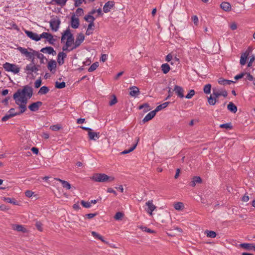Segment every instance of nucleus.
Returning <instances> with one entry per match:
<instances>
[{"mask_svg": "<svg viewBox=\"0 0 255 255\" xmlns=\"http://www.w3.org/2000/svg\"><path fill=\"white\" fill-rule=\"evenodd\" d=\"M32 95L33 89L28 85L24 86L22 89H18L13 94V98L15 104L18 106L20 112H15V109L11 108L7 113L9 115H12V117H13L25 112L26 110V104L28 100L32 97Z\"/></svg>", "mask_w": 255, "mask_h": 255, "instance_id": "f257e3e1", "label": "nucleus"}, {"mask_svg": "<svg viewBox=\"0 0 255 255\" xmlns=\"http://www.w3.org/2000/svg\"><path fill=\"white\" fill-rule=\"evenodd\" d=\"M66 39L65 45L63 47L62 50L63 51H68L73 47L74 43V38L69 29H67L62 34L61 37V41L64 39Z\"/></svg>", "mask_w": 255, "mask_h": 255, "instance_id": "f03ea898", "label": "nucleus"}, {"mask_svg": "<svg viewBox=\"0 0 255 255\" xmlns=\"http://www.w3.org/2000/svg\"><path fill=\"white\" fill-rule=\"evenodd\" d=\"M91 179L96 182H111L115 180L113 176H109L104 173H96L91 177Z\"/></svg>", "mask_w": 255, "mask_h": 255, "instance_id": "7ed1b4c3", "label": "nucleus"}, {"mask_svg": "<svg viewBox=\"0 0 255 255\" xmlns=\"http://www.w3.org/2000/svg\"><path fill=\"white\" fill-rule=\"evenodd\" d=\"M17 49L22 54L24 55L28 59L33 60L35 56L38 54L37 52L31 48H29L28 49L21 47H19Z\"/></svg>", "mask_w": 255, "mask_h": 255, "instance_id": "20e7f679", "label": "nucleus"}, {"mask_svg": "<svg viewBox=\"0 0 255 255\" xmlns=\"http://www.w3.org/2000/svg\"><path fill=\"white\" fill-rule=\"evenodd\" d=\"M3 68L6 72H11L14 74H18L20 69L18 65L8 62H6L3 64Z\"/></svg>", "mask_w": 255, "mask_h": 255, "instance_id": "39448f33", "label": "nucleus"}, {"mask_svg": "<svg viewBox=\"0 0 255 255\" xmlns=\"http://www.w3.org/2000/svg\"><path fill=\"white\" fill-rule=\"evenodd\" d=\"M60 23L61 21L57 17L51 18L49 22L50 28L53 31H57L58 30Z\"/></svg>", "mask_w": 255, "mask_h": 255, "instance_id": "423d86ee", "label": "nucleus"}, {"mask_svg": "<svg viewBox=\"0 0 255 255\" xmlns=\"http://www.w3.org/2000/svg\"><path fill=\"white\" fill-rule=\"evenodd\" d=\"M145 210L149 214L150 216H152V212L156 209V207L153 204L152 200H149L145 203Z\"/></svg>", "mask_w": 255, "mask_h": 255, "instance_id": "0eeeda50", "label": "nucleus"}, {"mask_svg": "<svg viewBox=\"0 0 255 255\" xmlns=\"http://www.w3.org/2000/svg\"><path fill=\"white\" fill-rule=\"evenodd\" d=\"M212 95L216 98H218L220 96L226 97L228 95V93L225 90L213 88Z\"/></svg>", "mask_w": 255, "mask_h": 255, "instance_id": "6e6552de", "label": "nucleus"}, {"mask_svg": "<svg viewBox=\"0 0 255 255\" xmlns=\"http://www.w3.org/2000/svg\"><path fill=\"white\" fill-rule=\"evenodd\" d=\"M85 37L83 34H79L77 35L76 40L74 42V45L71 47L69 51H71L74 49H76L83 42Z\"/></svg>", "mask_w": 255, "mask_h": 255, "instance_id": "1a4fd4ad", "label": "nucleus"}, {"mask_svg": "<svg viewBox=\"0 0 255 255\" xmlns=\"http://www.w3.org/2000/svg\"><path fill=\"white\" fill-rule=\"evenodd\" d=\"M24 32L26 35L32 40L38 41L41 39L40 35H38L36 33L33 32L32 31L25 30Z\"/></svg>", "mask_w": 255, "mask_h": 255, "instance_id": "9d476101", "label": "nucleus"}, {"mask_svg": "<svg viewBox=\"0 0 255 255\" xmlns=\"http://www.w3.org/2000/svg\"><path fill=\"white\" fill-rule=\"evenodd\" d=\"M40 37L41 39L45 38L47 39L50 44H53L55 41V39L54 38L53 36L51 34L48 32H43L40 34Z\"/></svg>", "mask_w": 255, "mask_h": 255, "instance_id": "9b49d317", "label": "nucleus"}, {"mask_svg": "<svg viewBox=\"0 0 255 255\" xmlns=\"http://www.w3.org/2000/svg\"><path fill=\"white\" fill-rule=\"evenodd\" d=\"M25 72L27 73V74L29 75L32 74L33 72H36L38 71V69L37 67L33 64L30 63L26 66L24 68Z\"/></svg>", "mask_w": 255, "mask_h": 255, "instance_id": "f8f14e48", "label": "nucleus"}, {"mask_svg": "<svg viewBox=\"0 0 255 255\" xmlns=\"http://www.w3.org/2000/svg\"><path fill=\"white\" fill-rule=\"evenodd\" d=\"M41 102L37 101L32 103L28 106V109L32 112H36L38 110L39 108L42 106Z\"/></svg>", "mask_w": 255, "mask_h": 255, "instance_id": "ddd939ff", "label": "nucleus"}, {"mask_svg": "<svg viewBox=\"0 0 255 255\" xmlns=\"http://www.w3.org/2000/svg\"><path fill=\"white\" fill-rule=\"evenodd\" d=\"M71 25L73 28H77L79 25V20L78 17L75 14L72 15L71 18Z\"/></svg>", "mask_w": 255, "mask_h": 255, "instance_id": "4468645a", "label": "nucleus"}, {"mask_svg": "<svg viewBox=\"0 0 255 255\" xmlns=\"http://www.w3.org/2000/svg\"><path fill=\"white\" fill-rule=\"evenodd\" d=\"M56 62L55 60H50L47 64L48 70L52 73H54L56 70Z\"/></svg>", "mask_w": 255, "mask_h": 255, "instance_id": "2eb2a0df", "label": "nucleus"}, {"mask_svg": "<svg viewBox=\"0 0 255 255\" xmlns=\"http://www.w3.org/2000/svg\"><path fill=\"white\" fill-rule=\"evenodd\" d=\"M66 57V54L63 52H60L58 53L57 56V63L59 65H62L64 63V59Z\"/></svg>", "mask_w": 255, "mask_h": 255, "instance_id": "dca6fc26", "label": "nucleus"}, {"mask_svg": "<svg viewBox=\"0 0 255 255\" xmlns=\"http://www.w3.org/2000/svg\"><path fill=\"white\" fill-rule=\"evenodd\" d=\"M174 91L180 98H183L184 97V89L181 87L176 85L174 87Z\"/></svg>", "mask_w": 255, "mask_h": 255, "instance_id": "f3484780", "label": "nucleus"}, {"mask_svg": "<svg viewBox=\"0 0 255 255\" xmlns=\"http://www.w3.org/2000/svg\"><path fill=\"white\" fill-rule=\"evenodd\" d=\"M129 90V95L134 97L137 96L140 93L139 89L135 86L130 87Z\"/></svg>", "mask_w": 255, "mask_h": 255, "instance_id": "a211bd4d", "label": "nucleus"}, {"mask_svg": "<svg viewBox=\"0 0 255 255\" xmlns=\"http://www.w3.org/2000/svg\"><path fill=\"white\" fill-rule=\"evenodd\" d=\"M114 2L113 1H109L106 2L103 7V11L107 13L110 11L111 9L114 6Z\"/></svg>", "mask_w": 255, "mask_h": 255, "instance_id": "6ab92c4d", "label": "nucleus"}, {"mask_svg": "<svg viewBox=\"0 0 255 255\" xmlns=\"http://www.w3.org/2000/svg\"><path fill=\"white\" fill-rule=\"evenodd\" d=\"M156 114V113L154 110L151 111L145 116L142 120V122L144 123L150 121L155 116Z\"/></svg>", "mask_w": 255, "mask_h": 255, "instance_id": "aec40b11", "label": "nucleus"}, {"mask_svg": "<svg viewBox=\"0 0 255 255\" xmlns=\"http://www.w3.org/2000/svg\"><path fill=\"white\" fill-rule=\"evenodd\" d=\"M41 51L44 53L52 54L53 55H55L56 54V51L51 47H46L43 48L41 49Z\"/></svg>", "mask_w": 255, "mask_h": 255, "instance_id": "412c9836", "label": "nucleus"}, {"mask_svg": "<svg viewBox=\"0 0 255 255\" xmlns=\"http://www.w3.org/2000/svg\"><path fill=\"white\" fill-rule=\"evenodd\" d=\"M54 179L59 181L62 184L63 187L66 189L69 190L71 188V185L70 183L67 181L61 180V179L58 178H55Z\"/></svg>", "mask_w": 255, "mask_h": 255, "instance_id": "4be33fe9", "label": "nucleus"}, {"mask_svg": "<svg viewBox=\"0 0 255 255\" xmlns=\"http://www.w3.org/2000/svg\"><path fill=\"white\" fill-rule=\"evenodd\" d=\"M88 136L90 140H94L98 139L100 137L99 133L92 131V130L88 132Z\"/></svg>", "mask_w": 255, "mask_h": 255, "instance_id": "5701e85b", "label": "nucleus"}, {"mask_svg": "<svg viewBox=\"0 0 255 255\" xmlns=\"http://www.w3.org/2000/svg\"><path fill=\"white\" fill-rule=\"evenodd\" d=\"M221 7L226 11H229L231 9V5L228 2H223L220 5Z\"/></svg>", "mask_w": 255, "mask_h": 255, "instance_id": "b1692460", "label": "nucleus"}, {"mask_svg": "<svg viewBox=\"0 0 255 255\" xmlns=\"http://www.w3.org/2000/svg\"><path fill=\"white\" fill-rule=\"evenodd\" d=\"M92 235L95 238L98 240H101L102 242L105 243L106 244H108L107 242H106L103 238V237L97 232L95 231H92L91 232Z\"/></svg>", "mask_w": 255, "mask_h": 255, "instance_id": "393cba45", "label": "nucleus"}, {"mask_svg": "<svg viewBox=\"0 0 255 255\" xmlns=\"http://www.w3.org/2000/svg\"><path fill=\"white\" fill-rule=\"evenodd\" d=\"M201 182L202 179L199 176H195L193 178L190 185L191 186L194 187L197 183H201Z\"/></svg>", "mask_w": 255, "mask_h": 255, "instance_id": "a878e982", "label": "nucleus"}, {"mask_svg": "<svg viewBox=\"0 0 255 255\" xmlns=\"http://www.w3.org/2000/svg\"><path fill=\"white\" fill-rule=\"evenodd\" d=\"M228 110L233 113H235L237 111V106L232 102H230L227 106Z\"/></svg>", "mask_w": 255, "mask_h": 255, "instance_id": "bb28decb", "label": "nucleus"}, {"mask_svg": "<svg viewBox=\"0 0 255 255\" xmlns=\"http://www.w3.org/2000/svg\"><path fill=\"white\" fill-rule=\"evenodd\" d=\"M12 228L13 230L18 231L21 232L23 233H25L26 232V230L24 227L20 225H14L13 226Z\"/></svg>", "mask_w": 255, "mask_h": 255, "instance_id": "cd10ccee", "label": "nucleus"}, {"mask_svg": "<svg viewBox=\"0 0 255 255\" xmlns=\"http://www.w3.org/2000/svg\"><path fill=\"white\" fill-rule=\"evenodd\" d=\"M249 54L247 52L244 53L242 54L240 59V64L242 65H244L246 63V60L248 58Z\"/></svg>", "mask_w": 255, "mask_h": 255, "instance_id": "c85d7f7f", "label": "nucleus"}, {"mask_svg": "<svg viewBox=\"0 0 255 255\" xmlns=\"http://www.w3.org/2000/svg\"><path fill=\"white\" fill-rule=\"evenodd\" d=\"M169 102H165L159 106H158L154 110V111L156 112V113L160 111V110L165 108L166 107H167L168 106V105H169Z\"/></svg>", "mask_w": 255, "mask_h": 255, "instance_id": "c756f323", "label": "nucleus"}, {"mask_svg": "<svg viewBox=\"0 0 255 255\" xmlns=\"http://www.w3.org/2000/svg\"><path fill=\"white\" fill-rule=\"evenodd\" d=\"M84 19L89 22V24H94V21L95 19V17L91 15L88 14L84 17Z\"/></svg>", "mask_w": 255, "mask_h": 255, "instance_id": "7c9ffc66", "label": "nucleus"}, {"mask_svg": "<svg viewBox=\"0 0 255 255\" xmlns=\"http://www.w3.org/2000/svg\"><path fill=\"white\" fill-rule=\"evenodd\" d=\"M233 82L231 80H227L222 78H220L218 80V83L223 85H230Z\"/></svg>", "mask_w": 255, "mask_h": 255, "instance_id": "2f4dec72", "label": "nucleus"}, {"mask_svg": "<svg viewBox=\"0 0 255 255\" xmlns=\"http://www.w3.org/2000/svg\"><path fill=\"white\" fill-rule=\"evenodd\" d=\"M205 234H206L208 237L212 238H214L217 236V234L216 233V232L213 231L207 230L205 231Z\"/></svg>", "mask_w": 255, "mask_h": 255, "instance_id": "473e14b6", "label": "nucleus"}, {"mask_svg": "<svg viewBox=\"0 0 255 255\" xmlns=\"http://www.w3.org/2000/svg\"><path fill=\"white\" fill-rule=\"evenodd\" d=\"M174 207L176 210L179 211L182 210L184 208V204L182 202H177L175 203Z\"/></svg>", "mask_w": 255, "mask_h": 255, "instance_id": "72a5a7b5", "label": "nucleus"}, {"mask_svg": "<svg viewBox=\"0 0 255 255\" xmlns=\"http://www.w3.org/2000/svg\"><path fill=\"white\" fill-rule=\"evenodd\" d=\"M94 26V24H89L88 26L86 32V34L87 35H90L93 33V27Z\"/></svg>", "mask_w": 255, "mask_h": 255, "instance_id": "f704fd0d", "label": "nucleus"}, {"mask_svg": "<svg viewBox=\"0 0 255 255\" xmlns=\"http://www.w3.org/2000/svg\"><path fill=\"white\" fill-rule=\"evenodd\" d=\"M161 68L164 74L167 73L170 70V66L167 64H163L161 66Z\"/></svg>", "mask_w": 255, "mask_h": 255, "instance_id": "c9c22d12", "label": "nucleus"}, {"mask_svg": "<svg viewBox=\"0 0 255 255\" xmlns=\"http://www.w3.org/2000/svg\"><path fill=\"white\" fill-rule=\"evenodd\" d=\"M49 91V89L48 88V87H46V86H42V87L40 88L39 92H38V94H41V95H43V94H46V93H47Z\"/></svg>", "mask_w": 255, "mask_h": 255, "instance_id": "e433bc0d", "label": "nucleus"}, {"mask_svg": "<svg viewBox=\"0 0 255 255\" xmlns=\"http://www.w3.org/2000/svg\"><path fill=\"white\" fill-rule=\"evenodd\" d=\"M208 103L211 105H214L216 103V98H215L212 95L208 99Z\"/></svg>", "mask_w": 255, "mask_h": 255, "instance_id": "4c0bfd02", "label": "nucleus"}, {"mask_svg": "<svg viewBox=\"0 0 255 255\" xmlns=\"http://www.w3.org/2000/svg\"><path fill=\"white\" fill-rule=\"evenodd\" d=\"M211 85L210 84L205 85L203 89L204 93L206 94H210L211 93Z\"/></svg>", "mask_w": 255, "mask_h": 255, "instance_id": "58836bf2", "label": "nucleus"}, {"mask_svg": "<svg viewBox=\"0 0 255 255\" xmlns=\"http://www.w3.org/2000/svg\"><path fill=\"white\" fill-rule=\"evenodd\" d=\"M99 66L98 62L94 63L89 68L88 71L89 72H93Z\"/></svg>", "mask_w": 255, "mask_h": 255, "instance_id": "ea45409f", "label": "nucleus"}, {"mask_svg": "<svg viewBox=\"0 0 255 255\" xmlns=\"http://www.w3.org/2000/svg\"><path fill=\"white\" fill-rule=\"evenodd\" d=\"M241 247L248 250H252V244L243 243L240 245Z\"/></svg>", "mask_w": 255, "mask_h": 255, "instance_id": "a19ab883", "label": "nucleus"}, {"mask_svg": "<svg viewBox=\"0 0 255 255\" xmlns=\"http://www.w3.org/2000/svg\"><path fill=\"white\" fill-rule=\"evenodd\" d=\"M67 1V0H52L53 2L61 6L65 5Z\"/></svg>", "mask_w": 255, "mask_h": 255, "instance_id": "79ce46f5", "label": "nucleus"}, {"mask_svg": "<svg viewBox=\"0 0 255 255\" xmlns=\"http://www.w3.org/2000/svg\"><path fill=\"white\" fill-rule=\"evenodd\" d=\"M137 146V143H135L131 147H130L129 149L128 150H125L124 151H122L121 152V154H127V153H128L131 151H132Z\"/></svg>", "mask_w": 255, "mask_h": 255, "instance_id": "37998d69", "label": "nucleus"}, {"mask_svg": "<svg viewBox=\"0 0 255 255\" xmlns=\"http://www.w3.org/2000/svg\"><path fill=\"white\" fill-rule=\"evenodd\" d=\"M66 86V84L64 82H55V86L56 88H58V89H62L63 88H64Z\"/></svg>", "mask_w": 255, "mask_h": 255, "instance_id": "c03bdc74", "label": "nucleus"}, {"mask_svg": "<svg viewBox=\"0 0 255 255\" xmlns=\"http://www.w3.org/2000/svg\"><path fill=\"white\" fill-rule=\"evenodd\" d=\"M246 80H249L250 81H252L254 80V78L251 75L250 73H244V77Z\"/></svg>", "mask_w": 255, "mask_h": 255, "instance_id": "a18cd8bd", "label": "nucleus"}, {"mask_svg": "<svg viewBox=\"0 0 255 255\" xmlns=\"http://www.w3.org/2000/svg\"><path fill=\"white\" fill-rule=\"evenodd\" d=\"M81 205L86 208H89L91 207V202L85 201L84 200H82L81 201Z\"/></svg>", "mask_w": 255, "mask_h": 255, "instance_id": "49530a36", "label": "nucleus"}, {"mask_svg": "<svg viewBox=\"0 0 255 255\" xmlns=\"http://www.w3.org/2000/svg\"><path fill=\"white\" fill-rule=\"evenodd\" d=\"M220 128H225L226 129H231L232 128V125L231 123H226L224 124H221L220 125Z\"/></svg>", "mask_w": 255, "mask_h": 255, "instance_id": "de8ad7c7", "label": "nucleus"}, {"mask_svg": "<svg viewBox=\"0 0 255 255\" xmlns=\"http://www.w3.org/2000/svg\"><path fill=\"white\" fill-rule=\"evenodd\" d=\"M61 127L59 125H55L50 126V128L53 131H57L61 129Z\"/></svg>", "mask_w": 255, "mask_h": 255, "instance_id": "09e8293b", "label": "nucleus"}, {"mask_svg": "<svg viewBox=\"0 0 255 255\" xmlns=\"http://www.w3.org/2000/svg\"><path fill=\"white\" fill-rule=\"evenodd\" d=\"M124 214L121 212H118L116 214L114 218L116 220H119L122 218Z\"/></svg>", "mask_w": 255, "mask_h": 255, "instance_id": "8fccbe9b", "label": "nucleus"}, {"mask_svg": "<svg viewBox=\"0 0 255 255\" xmlns=\"http://www.w3.org/2000/svg\"><path fill=\"white\" fill-rule=\"evenodd\" d=\"M75 13L76 16H81L84 14V11L82 8H78L76 9Z\"/></svg>", "mask_w": 255, "mask_h": 255, "instance_id": "3c124183", "label": "nucleus"}, {"mask_svg": "<svg viewBox=\"0 0 255 255\" xmlns=\"http://www.w3.org/2000/svg\"><path fill=\"white\" fill-rule=\"evenodd\" d=\"M12 118V115H9L8 113L2 117L1 121L2 122H6L9 119Z\"/></svg>", "mask_w": 255, "mask_h": 255, "instance_id": "603ef678", "label": "nucleus"}, {"mask_svg": "<svg viewBox=\"0 0 255 255\" xmlns=\"http://www.w3.org/2000/svg\"><path fill=\"white\" fill-rule=\"evenodd\" d=\"M195 95V91L193 90H191L188 94L185 96L187 99H191Z\"/></svg>", "mask_w": 255, "mask_h": 255, "instance_id": "864d4df0", "label": "nucleus"}, {"mask_svg": "<svg viewBox=\"0 0 255 255\" xmlns=\"http://www.w3.org/2000/svg\"><path fill=\"white\" fill-rule=\"evenodd\" d=\"M192 19L195 25H198L199 23L198 17L196 15H194L192 17Z\"/></svg>", "mask_w": 255, "mask_h": 255, "instance_id": "5fc2aeb1", "label": "nucleus"}, {"mask_svg": "<svg viewBox=\"0 0 255 255\" xmlns=\"http://www.w3.org/2000/svg\"><path fill=\"white\" fill-rule=\"evenodd\" d=\"M35 226L38 230L39 231H42V224L40 222H37L35 224Z\"/></svg>", "mask_w": 255, "mask_h": 255, "instance_id": "6e6d98bb", "label": "nucleus"}, {"mask_svg": "<svg viewBox=\"0 0 255 255\" xmlns=\"http://www.w3.org/2000/svg\"><path fill=\"white\" fill-rule=\"evenodd\" d=\"M41 84V79H37L36 80L34 83V86L36 88H39Z\"/></svg>", "mask_w": 255, "mask_h": 255, "instance_id": "4d7b16f0", "label": "nucleus"}, {"mask_svg": "<svg viewBox=\"0 0 255 255\" xmlns=\"http://www.w3.org/2000/svg\"><path fill=\"white\" fill-rule=\"evenodd\" d=\"M117 103V100L115 96H113V99L109 102L110 106H113Z\"/></svg>", "mask_w": 255, "mask_h": 255, "instance_id": "13d9d810", "label": "nucleus"}, {"mask_svg": "<svg viewBox=\"0 0 255 255\" xmlns=\"http://www.w3.org/2000/svg\"><path fill=\"white\" fill-rule=\"evenodd\" d=\"M34 194V192L30 190H27L25 192V196L27 197H31Z\"/></svg>", "mask_w": 255, "mask_h": 255, "instance_id": "bf43d9fd", "label": "nucleus"}, {"mask_svg": "<svg viewBox=\"0 0 255 255\" xmlns=\"http://www.w3.org/2000/svg\"><path fill=\"white\" fill-rule=\"evenodd\" d=\"M250 199L249 196L247 194H245L244 196H243L242 198V200L243 202H248Z\"/></svg>", "mask_w": 255, "mask_h": 255, "instance_id": "052dcab7", "label": "nucleus"}, {"mask_svg": "<svg viewBox=\"0 0 255 255\" xmlns=\"http://www.w3.org/2000/svg\"><path fill=\"white\" fill-rule=\"evenodd\" d=\"M84 1H85V0H75V5L76 6H78L80 5Z\"/></svg>", "mask_w": 255, "mask_h": 255, "instance_id": "680f3d73", "label": "nucleus"}, {"mask_svg": "<svg viewBox=\"0 0 255 255\" xmlns=\"http://www.w3.org/2000/svg\"><path fill=\"white\" fill-rule=\"evenodd\" d=\"M230 27L232 30H234L237 28V25L236 22H233L230 24Z\"/></svg>", "mask_w": 255, "mask_h": 255, "instance_id": "e2e57ef3", "label": "nucleus"}, {"mask_svg": "<svg viewBox=\"0 0 255 255\" xmlns=\"http://www.w3.org/2000/svg\"><path fill=\"white\" fill-rule=\"evenodd\" d=\"M244 73H241L240 74H238L237 75H236L235 77V79L236 80H239V79H240L242 78H244Z\"/></svg>", "mask_w": 255, "mask_h": 255, "instance_id": "0e129e2a", "label": "nucleus"}, {"mask_svg": "<svg viewBox=\"0 0 255 255\" xmlns=\"http://www.w3.org/2000/svg\"><path fill=\"white\" fill-rule=\"evenodd\" d=\"M142 230L143 231H145V232H147V233H153L154 232L153 231L151 230L150 229L147 228L146 227H143V228H142Z\"/></svg>", "mask_w": 255, "mask_h": 255, "instance_id": "69168bd1", "label": "nucleus"}, {"mask_svg": "<svg viewBox=\"0 0 255 255\" xmlns=\"http://www.w3.org/2000/svg\"><path fill=\"white\" fill-rule=\"evenodd\" d=\"M4 201L7 203H12L15 204V203L12 201V199L10 198H4Z\"/></svg>", "mask_w": 255, "mask_h": 255, "instance_id": "338daca9", "label": "nucleus"}, {"mask_svg": "<svg viewBox=\"0 0 255 255\" xmlns=\"http://www.w3.org/2000/svg\"><path fill=\"white\" fill-rule=\"evenodd\" d=\"M107 57L108 56L106 54H102L100 58L101 61H102V62L106 61L107 59Z\"/></svg>", "mask_w": 255, "mask_h": 255, "instance_id": "774afa93", "label": "nucleus"}]
</instances>
